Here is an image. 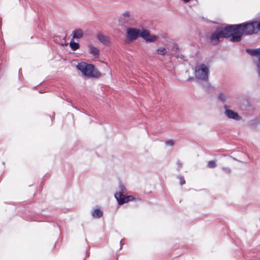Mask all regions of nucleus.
Returning <instances> with one entry per match:
<instances>
[{"mask_svg": "<svg viewBox=\"0 0 260 260\" xmlns=\"http://www.w3.org/2000/svg\"><path fill=\"white\" fill-rule=\"evenodd\" d=\"M260 30V21H249L239 24L231 25L217 28L210 36L211 43L216 45L221 38L230 37L231 41H241L243 35H249Z\"/></svg>", "mask_w": 260, "mask_h": 260, "instance_id": "nucleus-1", "label": "nucleus"}, {"mask_svg": "<svg viewBox=\"0 0 260 260\" xmlns=\"http://www.w3.org/2000/svg\"><path fill=\"white\" fill-rule=\"evenodd\" d=\"M77 68L81 72L83 75L88 78H98L101 75L100 73L91 64L85 62L79 63Z\"/></svg>", "mask_w": 260, "mask_h": 260, "instance_id": "nucleus-2", "label": "nucleus"}, {"mask_svg": "<svg viewBox=\"0 0 260 260\" xmlns=\"http://www.w3.org/2000/svg\"><path fill=\"white\" fill-rule=\"evenodd\" d=\"M209 73V68L205 64H197L194 68V76L198 80L207 81L208 79Z\"/></svg>", "mask_w": 260, "mask_h": 260, "instance_id": "nucleus-3", "label": "nucleus"}, {"mask_svg": "<svg viewBox=\"0 0 260 260\" xmlns=\"http://www.w3.org/2000/svg\"><path fill=\"white\" fill-rule=\"evenodd\" d=\"M141 30L136 28H128L126 29V39L128 42L136 40L141 35Z\"/></svg>", "mask_w": 260, "mask_h": 260, "instance_id": "nucleus-4", "label": "nucleus"}, {"mask_svg": "<svg viewBox=\"0 0 260 260\" xmlns=\"http://www.w3.org/2000/svg\"><path fill=\"white\" fill-rule=\"evenodd\" d=\"M246 52L252 56H255L257 60L255 61V64L257 69L258 76L260 77V48L257 49H247Z\"/></svg>", "mask_w": 260, "mask_h": 260, "instance_id": "nucleus-5", "label": "nucleus"}, {"mask_svg": "<svg viewBox=\"0 0 260 260\" xmlns=\"http://www.w3.org/2000/svg\"><path fill=\"white\" fill-rule=\"evenodd\" d=\"M223 108L224 109V115L228 118L236 121H239L242 119V117L239 115V114L230 109L228 105H224Z\"/></svg>", "mask_w": 260, "mask_h": 260, "instance_id": "nucleus-6", "label": "nucleus"}, {"mask_svg": "<svg viewBox=\"0 0 260 260\" xmlns=\"http://www.w3.org/2000/svg\"><path fill=\"white\" fill-rule=\"evenodd\" d=\"M140 36L147 42H154L157 40V36L151 35L148 30L145 29L141 31Z\"/></svg>", "mask_w": 260, "mask_h": 260, "instance_id": "nucleus-7", "label": "nucleus"}, {"mask_svg": "<svg viewBox=\"0 0 260 260\" xmlns=\"http://www.w3.org/2000/svg\"><path fill=\"white\" fill-rule=\"evenodd\" d=\"M115 198L119 205L133 201L134 198L131 196H125L121 192H117L115 194Z\"/></svg>", "mask_w": 260, "mask_h": 260, "instance_id": "nucleus-8", "label": "nucleus"}, {"mask_svg": "<svg viewBox=\"0 0 260 260\" xmlns=\"http://www.w3.org/2000/svg\"><path fill=\"white\" fill-rule=\"evenodd\" d=\"M88 47L89 53L92 54L95 58H98L100 53L99 49L92 44H88Z\"/></svg>", "mask_w": 260, "mask_h": 260, "instance_id": "nucleus-9", "label": "nucleus"}, {"mask_svg": "<svg viewBox=\"0 0 260 260\" xmlns=\"http://www.w3.org/2000/svg\"><path fill=\"white\" fill-rule=\"evenodd\" d=\"M84 32L82 29H77L74 30L72 32L73 39H79L83 37Z\"/></svg>", "mask_w": 260, "mask_h": 260, "instance_id": "nucleus-10", "label": "nucleus"}, {"mask_svg": "<svg viewBox=\"0 0 260 260\" xmlns=\"http://www.w3.org/2000/svg\"><path fill=\"white\" fill-rule=\"evenodd\" d=\"M97 38L103 44L107 45L109 43V38L102 33L97 35Z\"/></svg>", "mask_w": 260, "mask_h": 260, "instance_id": "nucleus-11", "label": "nucleus"}, {"mask_svg": "<svg viewBox=\"0 0 260 260\" xmlns=\"http://www.w3.org/2000/svg\"><path fill=\"white\" fill-rule=\"evenodd\" d=\"M92 216L94 218H99L103 215V212L99 209H95L92 211Z\"/></svg>", "mask_w": 260, "mask_h": 260, "instance_id": "nucleus-12", "label": "nucleus"}, {"mask_svg": "<svg viewBox=\"0 0 260 260\" xmlns=\"http://www.w3.org/2000/svg\"><path fill=\"white\" fill-rule=\"evenodd\" d=\"M156 52L157 54L159 55H165L168 52H169V51H168L166 48L163 47H160L156 49Z\"/></svg>", "mask_w": 260, "mask_h": 260, "instance_id": "nucleus-13", "label": "nucleus"}, {"mask_svg": "<svg viewBox=\"0 0 260 260\" xmlns=\"http://www.w3.org/2000/svg\"><path fill=\"white\" fill-rule=\"evenodd\" d=\"M218 98L222 102H225L228 100L229 96L227 94L220 92L218 94Z\"/></svg>", "mask_w": 260, "mask_h": 260, "instance_id": "nucleus-14", "label": "nucleus"}, {"mask_svg": "<svg viewBox=\"0 0 260 260\" xmlns=\"http://www.w3.org/2000/svg\"><path fill=\"white\" fill-rule=\"evenodd\" d=\"M70 46L74 51L77 50L80 47L79 43L75 42L74 40L71 41Z\"/></svg>", "mask_w": 260, "mask_h": 260, "instance_id": "nucleus-15", "label": "nucleus"}, {"mask_svg": "<svg viewBox=\"0 0 260 260\" xmlns=\"http://www.w3.org/2000/svg\"><path fill=\"white\" fill-rule=\"evenodd\" d=\"M207 166L210 168H214L216 167V162L214 160L209 161Z\"/></svg>", "mask_w": 260, "mask_h": 260, "instance_id": "nucleus-16", "label": "nucleus"}, {"mask_svg": "<svg viewBox=\"0 0 260 260\" xmlns=\"http://www.w3.org/2000/svg\"><path fill=\"white\" fill-rule=\"evenodd\" d=\"M175 144V141L172 139L168 140L165 142V144L168 146H173Z\"/></svg>", "mask_w": 260, "mask_h": 260, "instance_id": "nucleus-17", "label": "nucleus"}, {"mask_svg": "<svg viewBox=\"0 0 260 260\" xmlns=\"http://www.w3.org/2000/svg\"><path fill=\"white\" fill-rule=\"evenodd\" d=\"M178 178L180 180V184L181 185H183L185 183V180L184 179L183 177H182V176H179V177H178Z\"/></svg>", "mask_w": 260, "mask_h": 260, "instance_id": "nucleus-18", "label": "nucleus"}, {"mask_svg": "<svg viewBox=\"0 0 260 260\" xmlns=\"http://www.w3.org/2000/svg\"><path fill=\"white\" fill-rule=\"evenodd\" d=\"M222 169L226 173H230L231 172V169L229 168L223 167L222 168Z\"/></svg>", "mask_w": 260, "mask_h": 260, "instance_id": "nucleus-19", "label": "nucleus"}, {"mask_svg": "<svg viewBox=\"0 0 260 260\" xmlns=\"http://www.w3.org/2000/svg\"><path fill=\"white\" fill-rule=\"evenodd\" d=\"M184 3H187L190 0H182Z\"/></svg>", "mask_w": 260, "mask_h": 260, "instance_id": "nucleus-20", "label": "nucleus"}, {"mask_svg": "<svg viewBox=\"0 0 260 260\" xmlns=\"http://www.w3.org/2000/svg\"><path fill=\"white\" fill-rule=\"evenodd\" d=\"M123 15H124V16H128V15L127 14H124Z\"/></svg>", "mask_w": 260, "mask_h": 260, "instance_id": "nucleus-21", "label": "nucleus"}, {"mask_svg": "<svg viewBox=\"0 0 260 260\" xmlns=\"http://www.w3.org/2000/svg\"><path fill=\"white\" fill-rule=\"evenodd\" d=\"M121 190H122V191H123V186H121Z\"/></svg>", "mask_w": 260, "mask_h": 260, "instance_id": "nucleus-22", "label": "nucleus"}, {"mask_svg": "<svg viewBox=\"0 0 260 260\" xmlns=\"http://www.w3.org/2000/svg\"><path fill=\"white\" fill-rule=\"evenodd\" d=\"M170 54L173 55V53H170Z\"/></svg>", "mask_w": 260, "mask_h": 260, "instance_id": "nucleus-23", "label": "nucleus"}]
</instances>
